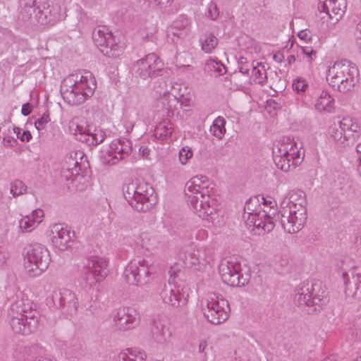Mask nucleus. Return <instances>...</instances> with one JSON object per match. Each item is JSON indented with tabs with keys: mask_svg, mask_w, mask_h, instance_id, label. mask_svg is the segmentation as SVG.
<instances>
[{
	"mask_svg": "<svg viewBox=\"0 0 361 361\" xmlns=\"http://www.w3.org/2000/svg\"><path fill=\"white\" fill-rule=\"evenodd\" d=\"M67 162L68 163L69 166L63 169L62 176L66 180H71L72 181L82 178V177L79 175L80 169L78 162L73 158L72 155L68 157V161H67Z\"/></svg>",
	"mask_w": 361,
	"mask_h": 361,
	"instance_id": "obj_35",
	"label": "nucleus"
},
{
	"mask_svg": "<svg viewBox=\"0 0 361 361\" xmlns=\"http://www.w3.org/2000/svg\"><path fill=\"white\" fill-rule=\"evenodd\" d=\"M355 151L357 157V170L361 177V142L357 145Z\"/></svg>",
	"mask_w": 361,
	"mask_h": 361,
	"instance_id": "obj_52",
	"label": "nucleus"
},
{
	"mask_svg": "<svg viewBox=\"0 0 361 361\" xmlns=\"http://www.w3.org/2000/svg\"><path fill=\"white\" fill-rule=\"evenodd\" d=\"M262 200L261 203L257 197L249 199L245 203L243 216L247 228L259 235L274 229V218L276 214V202Z\"/></svg>",
	"mask_w": 361,
	"mask_h": 361,
	"instance_id": "obj_4",
	"label": "nucleus"
},
{
	"mask_svg": "<svg viewBox=\"0 0 361 361\" xmlns=\"http://www.w3.org/2000/svg\"><path fill=\"white\" fill-rule=\"evenodd\" d=\"M19 309L17 303L11 305L8 312L10 326L14 333L28 335L37 329L38 317L34 314L25 315Z\"/></svg>",
	"mask_w": 361,
	"mask_h": 361,
	"instance_id": "obj_18",
	"label": "nucleus"
},
{
	"mask_svg": "<svg viewBox=\"0 0 361 361\" xmlns=\"http://www.w3.org/2000/svg\"><path fill=\"white\" fill-rule=\"evenodd\" d=\"M305 193L300 190L290 191L281 202V224L288 233L299 232L307 220Z\"/></svg>",
	"mask_w": 361,
	"mask_h": 361,
	"instance_id": "obj_2",
	"label": "nucleus"
},
{
	"mask_svg": "<svg viewBox=\"0 0 361 361\" xmlns=\"http://www.w3.org/2000/svg\"><path fill=\"white\" fill-rule=\"evenodd\" d=\"M132 152V142L126 138H117L102 147L99 158L102 164L115 165L128 158Z\"/></svg>",
	"mask_w": 361,
	"mask_h": 361,
	"instance_id": "obj_15",
	"label": "nucleus"
},
{
	"mask_svg": "<svg viewBox=\"0 0 361 361\" xmlns=\"http://www.w3.org/2000/svg\"><path fill=\"white\" fill-rule=\"evenodd\" d=\"M169 274V282L170 284L173 283L174 286L178 284H187L183 281L184 273L181 266L178 263H174V264L170 267Z\"/></svg>",
	"mask_w": 361,
	"mask_h": 361,
	"instance_id": "obj_40",
	"label": "nucleus"
},
{
	"mask_svg": "<svg viewBox=\"0 0 361 361\" xmlns=\"http://www.w3.org/2000/svg\"><path fill=\"white\" fill-rule=\"evenodd\" d=\"M109 260L101 257H92L87 259L82 269V280L85 285L92 287L103 281L109 271Z\"/></svg>",
	"mask_w": 361,
	"mask_h": 361,
	"instance_id": "obj_17",
	"label": "nucleus"
},
{
	"mask_svg": "<svg viewBox=\"0 0 361 361\" xmlns=\"http://www.w3.org/2000/svg\"><path fill=\"white\" fill-rule=\"evenodd\" d=\"M135 247L138 250L151 251L157 247L156 238L148 232H142L135 239Z\"/></svg>",
	"mask_w": 361,
	"mask_h": 361,
	"instance_id": "obj_32",
	"label": "nucleus"
},
{
	"mask_svg": "<svg viewBox=\"0 0 361 361\" xmlns=\"http://www.w3.org/2000/svg\"><path fill=\"white\" fill-rule=\"evenodd\" d=\"M167 36L176 44L189 40L192 37L191 21L185 16H180L167 28Z\"/></svg>",
	"mask_w": 361,
	"mask_h": 361,
	"instance_id": "obj_21",
	"label": "nucleus"
},
{
	"mask_svg": "<svg viewBox=\"0 0 361 361\" xmlns=\"http://www.w3.org/2000/svg\"><path fill=\"white\" fill-rule=\"evenodd\" d=\"M146 359L145 352L137 348L122 349L116 356V361H145Z\"/></svg>",
	"mask_w": 361,
	"mask_h": 361,
	"instance_id": "obj_30",
	"label": "nucleus"
},
{
	"mask_svg": "<svg viewBox=\"0 0 361 361\" xmlns=\"http://www.w3.org/2000/svg\"><path fill=\"white\" fill-rule=\"evenodd\" d=\"M26 190V185L21 180H16L11 183L10 192L13 197L24 194Z\"/></svg>",
	"mask_w": 361,
	"mask_h": 361,
	"instance_id": "obj_44",
	"label": "nucleus"
},
{
	"mask_svg": "<svg viewBox=\"0 0 361 361\" xmlns=\"http://www.w3.org/2000/svg\"><path fill=\"white\" fill-rule=\"evenodd\" d=\"M346 8L345 0H319L318 9L337 23L343 16Z\"/></svg>",
	"mask_w": 361,
	"mask_h": 361,
	"instance_id": "obj_26",
	"label": "nucleus"
},
{
	"mask_svg": "<svg viewBox=\"0 0 361 361\" xmlns=\"http://www.w3.org/2000/svg\"><path fill=\"white\" fill-rule=\"evenodd\" d=\"M191 289L188 284H178L173 288L165 289L161 293L163 302L169 307H185L188 302Z\"/></svg>",
	"mask_w": 361,
	"mask_h": 361,
	"instance_id": "obj_20",
	"label": "nucleus"
},
{
	"mask_svg": "<svg viewBox=\"0 0 361 361\" xmlns=\"http://www.w3.org/2000/svg\"><path fill=\"white\" fill-rule=\"evenodd\" d=\"M356 45L361 51V20L357 25V30L355 34Z\"/></svg>",
	"mask_w": 361,
	"mask_h": 361,
	"instance_id": "obj_53",
	"label": "nucleus"
},
{
	"mask_svg": "<svg viewBox=\"0 0 361 361\" xmlns=\"http://www.w3.org/2000/svg\"><path fill=\"white\" fill-rule=\"evenodd\" d=\"M205 68L208 71L216 72L220 75H222L226 73V68L224 65L216 59H208L206 61Z\"/></svg>",
	"mask_w": 361,
	"mask_h": 361,
	"instance_id": "obj_43",
	"label": "nucleus"
},
{
	"mask_svg": "<svg viewBox=\"0 0 361 361\" xmlns=\"http://www.w3.org/2000/svg\"><path fill=\"white\" fill-rule=\"evenodd\" d=\"M53 301L55 305L63 307L70 314L76 313L78 300L76 295L69 289H63L53 293Z\"/></svg>",
	"mask_w": 361,
	"mask_h": 361,
	"instance_id": "obj_25",
	"label": "nucleus"
},
{
	"mask_svg": "<svg viewBox=\"0 0 361 361\" xmlns=\"http://www.w3.org/2000/svg\"><path fill=\"white\" fill-rule=\"evenodd\" d=\"M193 152L188 146L183 147L178 152V160L181 165H185L188 160L192 157Z\"/></svg>",
	"mask_w": 361,
	"mask_h": 361,
	"instance_id": "obj_45",
	"label": "nucleus"
},
{
	"mask_svg": "<svg viewBox=\"0 0 361 361\" xmlns=\"http://www.w3.org/2000/svg\"><path fill=\"white\" fill-rule=\"evenodd\" d=\"M204 13L208 18L212 20H216L219 16V11L217 8L216 4L213 1H210L206 6Z\"/></svg>",
	"mask_w": 361,
	"mask_h": 361,
	"instance_id": "obj_46",
	"label": "nucleus"
},
{
	"mask_svg": "<svg viewBox=\"0 0 361 361\" xmlns=\"http://www.w3.org/2000/svg\"><path fill=\"white\" fill-rule=\"evenodd\" d=\"M149 4L153 7H159L160 8H166L170 6L173 0H148Z\"/></svg>",
	"mask_w": 361,
	"mask_h": 361,
	"instance_id": "obj_51",
	"label": "nucleus"
},
{
	"mask_svg": "<svg viewBox=\"0 0 361 361\" xmlns=\"http://www.w3.org/2000/svg\"><path fill=\"white\" fill-rule=\"evenodd\" d=\"M273 59L276 63H281L284 60V56L283 54L279 51L274 54Z\"/></svg>",
	"mask_w": 361,
	"mask_h": 361,
	"instance_id": "obj_57",
	"label": "nucleus"
},
{
	"mask_svg": "<svg viewBox=\"0 0 361 361\" xmlns=\"http://www.w3.org/2000/svg\"><path fill=\"white\" fill-rule=\"evenodd\" d=\"M135 68L136 73L145 79L156 77L162 71L163 63L157 54L151 53L138 60Z\"/></svg>",
	"mask_w": 361,
	"mask_h": 361,
	"instance_id": "obj_23",
	"label": "nucleus"
},
{
	"mask_svg": "<svg viewBox=\"0 0 361 361\" xmlns=\"http://www.w3.org/2000/svg\"><path fill=\"white\" fill-rule=\"evenodd\" d=\"M125 199L129 204L138 212H147L157 203V197L153 188L147 183L137 185L130 184L124 190Z\"/></svg>",
	"mask_w": 361,
	"mask_h": 361,
	"instance_id": "obj_9",
	"label": "nucleus"
},
{
	"mask_svg": "<svg viewBox=\"0 0 361 361\" xmlns=\"http://www.w3.org/2000/svg\"><path fill=\"white\" fill-rule=\"evenodd\" d=\"M204 317L214 324H219L227 320L229 316L228 302L221 295L211 293L206 298L202 307Z\"/></svg>",
	"mask_w": 361,
	"mask_h": 361,
	"instance_id": "obj_14",
	"label": "nucleus"
},
{
	"mask_svg": "<svg viewBox=\"0 0 361 361\" xmlns=\"http://www.w3.org/2000/svg\"><path fill=\"white\" fill-rule=\"evenodd\" d=\"M34 361H51V360H50L49 359L46 358V357H41V358L37 359Z\"/></svg>",
	"mask_w": 361,
	"mask_h": 361,
	"instance_id": "obj_61",
	"label": "nucleus"
},
{
	"mask_svg": "<svg viewBox=\"0 0 361 361\" xmlns=\"http://www.w3.org/2000/svg\"><path fill=\"white\" fill-rule=\"evenodd\" d=\"M112 319L116 326L121 331L134 329L138 324V313L133 308L121 307L116 310Z\"/></svg>",
	"mask_w": 361,
	"mask_h": 361,
	"instance_id": "obj_24",
	"label": "nucleus"
},
{
	"mask_svg": "<svg viewBox=\"0 0 361 361\" xmlns=\"http://www.w3.org/2000/svg\"><path fill=\"white\" fill-rule=\"evenodd\" d=\"M273 158L278 169L288 172L301 164L304 153L294 140L284 137L274 144Z\"/></svg>",
	"mask_w": 361,
	"mask_h": 361,
	"instance_id": "obj_7",
	"label": "nucleus"
},
{
	"mask_svg": "<svg viewBox=\"0 0 361 361\" xmlns=\"http://www.w3.org/2000/svg\"><path fill=\"white\" fill-rule=\"evenodd\" d=\"M8 259V253L5 250H0V267L6 264Z\"/></svg>",
	"mask_w": 361,
	"mask_h": 361,
	"instance_id": "obj_54",
	"label": "nucleus"
},
{
	"mask_svg": "<svg viewBox=\"0 0 361 361\" xmlns=\"http://www.w3.org/2000/svg\"><path fill=\"white\" fill-rule=\"evenodd\" d=\"M329 135L338 147H345L359 137L360 126L351 117H344L338 124L329 128Z\"/></svg>",
	"mask_w": 361,
	"mask_h": 361,
	"instance_id": "obj_10",
	"label": "nucleus"
},
{
	"mask_svg": "<svg viewBox=\"0 0 361 361\" xmlns=\"http://www.w3.org/2000/svg\"><path fill=\"white\" fill-rule=\"evenodd\" d=\"M178 259L188 268L198 266L199 261L197 258L196 247L190 245L180 249L178 252Z\"/></svg>",
	"mask_w": 361,
	"mask_h": 361,
	"instance_id": "obj_31",
	"label": "nucleus"
},
{
	"mask_svg": "<svg viewBox=\"0 0 361 361\" xmlns=\"http://www.w3.org/2000/svg\"><path fill=\"white\" fill-rule=\"evenodd\" d=\"M139 118V111L135 108H127L123 112L122 123L128 133L132 132Z\"/></svg>",
	"mask_w": 361,
	"mask_h": 361,
	"instance_id": "obj_34",
	"label": "nucleus"
},
{
	"mask_svg": "<svg viewBox=\"0 0 361 361\" xmlns=\"http://www.w3.org/2000/svg\"><path fill=\"white\" fill-rule=\"evenodd\" d=\"M240 71L244 74H247L248 73V70L247 69H245L244 68L241 67L240 68Z\"/></svg>",
	"mask_w": 361,
	"mask_h": 361,
	"instance_id": "obj_62",
	"label": "nucleus"
},
{
	"mask_svg": "<svg viewBox=\"0 0 361 361\" xmlns=\"http://www.w3.org/2000/svg\"><path fill=\"white\" fill-rule=\"evenodd\" d=\"M197 258L199 261L198 266H204L212 260L211 251L204 247H196Z\"/></svg>",
	"mask_w": 361,
	"mask_h": 361,
	"instance_id": "obj_42",
	"label": "nucleus"
},
{
	"mask_svg": "<svg viewBox=\"0 0 361 361\" xmlns=\"http://www.w3.org/2000/svg\"><path fill=\"white\" fill-rule=\"evenodd\" d=\"M13 132L22 142H29L32 138V135L29 130H22L21 128L15 127Z\"/></svg>",
	"mask_w": 361,
	"mask_h": 361,
	"instance_id": "obj_49",
	"label": "nucleus"
},
{
	"mask_svg": "<svg viewBox=\"0 0 361 361\" xmlns=\"http://www.w3.org/2000/svg\"><path fill=\"white\" fill-rule=\"evenodd\" d=\"M314 109L319 112L331 113L335 109V99L327 90H321L314 102Z\"/></svg>",
	"mask_w": 361,
	"mask_h": 361,
	"instance_id": "obj_29",
	"label": "nucleus"
},
{
	"mask_svg": "<svg viewBox=\"0 0 361 361\" xmlns=\"http://www.w3.org/2000/svg\"><path fill=\"white\" fill-rule=\"evenodd\" d=\"M174 127L172 122L165 119L155 126L154 135L158 140H165L171 136Z\"/></svg>",
	"mask_w": 361,
	"mask_h": 361,
	"instance_id": "obj_33",
	"label": "nucleus"
},
{
	"mask_svg": "<svg viewBox=\"0 0 361 361\" xmlns=\"http://www.w3.org/2000/svg\"><path fill=\"white\" fill-rule=\"evenodd\" d=\"M219 271L223 282L231 286H244L250 279L249 270L234 260H223Z\"/></svg>",
	"mask_w": 361,
	"mask_h": 361,
	"instance_id": "obj_12",
	"label": "nucleus"
},
{
	"mask_svg": "<svg viewBox=\"0 0 361 361\" xmlns=\"http://www.w3.org/2000/svg\"><path fill=\"white\" fill-rule=\"evenodd\" d=\"M353 361H361V355L357 356L355 359H354Z\"/></svg>",
	"mask_w": 361,
	"mask_h": 361,
	"instance_id": "obj_64",
	"label": "nucleus"
},
{
	"mask_svg": "<svg viewBox=\"0 0 361 361\" xmlns=\"http://www.w3.org/2000/svg\"><path fill=\"white\" fill-rule=\"evenodd\" d=\"M252 78L255 83L261 85H263L267 82V68L264 64L262 63H257V66L253 67Z\"/></svg>",
	"mask_w": 361,
	"mask_h": 361,
	"instance_id": "obj_41",
	"label": "nucleus"
},
{
	"mask_svg": "<svg viewBox=\"0 0 361 361\" xmlns=\"http://www.w3.org/2000/svg\"><path fill=\"white\" fill-rule=\"evenodd\" d=\"M31 10V18L37 23L44 26L54 25L66 16L65 7L59 4L49 5L44 3L37 6L30 7L27 12H30Z\"/></svg>",
	"mask_w": 361,
	"mask_h": 361,
	"instance_id": "obj_16",
	"label": "nucleus"
},
{
	"mask_svg": "<svg viewBox=\"0 0 361 361\" xmlns=\"http://www.w3.org/2000/svg\"><path fill=\"white\" fill-rule=\"evenodd\" d=\"M105 137L106 134L101 128L90 126L85 143L88 145H97L102 143Z\"/></svg>",
	"mask_w": 361,
	"mask_h": 361,
	"instance_id": "obj_39",
	"label": "nucleus"
},
{
	"mask_svg": "<svg viewBox=\"0 0 361 361\" xmlns=\"http://www.w3.org/2000/svg\"><path fill=\"white\" fill-rule=\"evenodd\" d=\"M298 36L301 39H303L305 42H310L311 39V36L310 35V32L307 30H301L298 32Z\"/></svg>",
	"mask_w": 361,
	"mask_h": 361,
	"instance_id": "obj_56",
	"label": "nucleus"
},
{
	"mask_svg": "<svg viewBox=\"0 0 361 361\" xmlns=\"http://www.w3.org/2000/svg\"><path fill=\"white\" fill-rule=\"evenodd\" d=\"M207 348V341H200L199 346H198L199 353H204Z\"/></svg>",
	"mask_w": 361,
	"mask_h": 361,
	"instance_id": "obj_58",
	"label": "nucleus"
},
{
	"mask_svg": "<svg viewBox=\"0 0 361 361\" xmlns=\"http://www.w3.org/2000/svg\"><path fill=\"white\" fill-rule=\"evenodd\" d=\"M320 288V283H306L302 286L295 295V300L299 305L307 307H314L317 310V306H320L322 295L317 293Z\"/></svg>",
	"mask_w": 361,
	"mask_h": 361,
	"instance_id": "obj_22",
	"label": "nucleus"
},
{
	"mask_svg": "<svg viewBox=\"0 0 361 361\" xmlns=\"http://www.w3.org/2000/svg\"><path fill=\"white\" fill-rule=\"evenodd\" d=\"M301 51L306 56L309 64H312V61L317 58V52L311 47H302Z\"/></svg>",
	"mask_w": 361,
	"mask_h": 361,
	"instance_id": "obj_50",
	"label": "nucleus"
},
{
	"mask_svg": "<svg viewBox=\"0 0 361 361\" xmlns=\"http://www.w3.org/2000/svg\"><path fill=\"white\" fill-rule=\"evenodd\" d=\"M226 120L222 116L216 117L209 128V132L218 140H222L226 133Z\"/></svg>",
	"mask_w": 361,
	"mask_h": 361,
	"instance_id": "obj_38",
	"label": "nucleus"
},
{
	"mask_svg": "<svg viewBox=\"0 0 361 361\" xmlns=\"http://www.w3.org/2000/svg\"><path fill=\"white\" fill-rule=\"evenodd\" d=\"M157 30V26H156V24H153L152 25V32L151 33H153V32H155Z\"/></svg>",
	"mask_w": 361,
	"mask_h": 361,
	"instance_id": "obj_63",
	"label": "nucleus"
},
{
	"mask_svg": "<svg viewBox=\"0 0 361 361\" xmlns=\"http://www.w3.org/2000/svg\"><path fill=\"white\" fill-rule=\"evenodd\" d=\"M217 37L212 32H207L200 38V44L202 50L207 54H210L218 45Z\"/></svg>",
	"mask_w": 361,
	"mask_h": 361,
	"instance_id": "obj_36",
	"label": "nucleus"
},
{
	"mask_svg": "<svg viewBox=\"0 0 361 361\" xmlns=\"http://www.w3.org/2000/svg\"><path fill=\"white\" fill-rule=\"evenodd\" d=\"M287 63H288V65H292L293 63H294L296 61V59H295V56L294 55H289L288 57H287Z\"/></svg>",
	"mask_w": 361,
	"mask_h": 361,
	"instance_id": "obj_59",
	"label": "nucleus"
},
{
	"mask_svg": "<svg viewBox=\"0 0 361 361\" xmlns=\"http://www.w3.org/2000/svg\"><path fill=\"white\" fill-rule=\"evenodd\" d=\"M51 121L49 114L44 113L40 118L37 119L35 122V126L37 130L40 131L47 127V125Z\"/></svg>",
	"mask_w": 361,
	"mask_h": 361,
	"instance_id": "obj_48",
	"label": "nucleus"
},
{
	"mask_svg": "<svg viewBox=\"0 0 361 361\" xmlns=\"http://www.w3.org/2000/svg\"><path fill=\"white\" fill-rule=\"evenodd\" d=\"M92 39L104 56L116 58L123 54V44L116 41L109 27L106 26L97 27L93 31Z\"/></svg>",
	"mask_w": 361,
	"mask_h": 361,
	"instance_id": "obj_13",
	"label": "nucleus"
},
{
	"mask_svg": "<svg viewBox=\"0 0 361 361\" xmlns=\"http://www.w3.org/2000/svg\"><path fill=\"white\" fill-rule=\"evenodd\" d=\"M293 89L298 93L305 92L308 88V82L302 77H297L293 81Z\"/></svg>",
	"mask_w": 361,
	"mask_h": 361,
	"instance_id": "obj_47",
	"label": "nucleus"
},
{
	"mask_svg": "<svg viewBox=\"0 0 361 361\" xmlns=\"http://www.w3.org/2000/svg\"><path fill=\"white\" fill-rule=\"evenodd\" d=\"M359 76L357 66L348 60L343 59L329 66L326 79L334 90L345 94L355 90L359 82Z\"/></svg>",
	"mask_w": 361,
	"mask_h": 361,
	"instance_id": "obj_5",
	"label": "nucleus"
},
{
	"mask_svg": "<svg viewBox=\"0 0 361 361\" xmlns=\"http://www.w3.org/2000/svg\"><path fill=\"white\" fill-rule=\"evenodd\" d=\"M97 82L90 71H79L68 75L61 81L60 91L63 100L77 106L92 97Z\"/></svg>",
	"mask_w": 361,
	"mask_h": 361,
	"instance_id": "obj_3",
	"label": "nucleus"
},
{
	"mask_svg": "<svg viewBox=\"0 0 361 361\" xmlns=\"http://www.w3.org/2000/svg\"><path fill=\"white\" fill-rule=\"evenodd\" d=\"M50 262V253L44 245L35 243L27 247L23 257V267L30 277L39 276L48 269Z\"/></svg>",
	"mask_w": 361,
	"mask_h": 361,
	"instance_id": "obj_8",
	"label": "nucleus"
},
{
	"mask_svg": "<svg viewBox=\"0 0 361 361\" xmlns=\"http://www.w3.org/2000/svg\"><path fill=\"white\" fill-rule=\"evenodd\" d=\"M177 91L176 95L165 91L160 95L158 102L168 117L177 116L183 118L192 113L191 108L195 105L194 93L187 85L173 87Z\"/></svg>",
	"mask_w": 361,
	"mask_h": 361,
	"instance_id": "obj_6",
	"label": "nucleus"
},
{
	"mask_svg": "<svg viewBox=\"0 0 361 361\" xmlns=\"http://www.w3.org/2000/svg\"><path fill=\"white\" fill-rule=\"evenodd\" d=\"M49 236L52 245L59 251L72 248L75 240V232L63 224L51 225L49 228Z\"/></svg>",
	"mask_w": 361,
	"mask_h": 361,
	"instance_id": "obj_19",
	"label": "nucleus"
},
{
	"mask_svg": "<svg viewBox=\"0 0 361 361\" xmlns=\"http://www.w3.org/2000/svg\"><path fill=\"white\" fill-rule=\"evenodd\" d=\"M154 341L159 345L166 347L173 337V329L169 323H157L152 330Z\"/></svg>",
	"mask_w": 361,
	"mask_h": 361,
	"instance_id": "obj_28",
	"label": "nucleus"
},
{
	"mask_svg": "<svg viewBox=\"0 0 361 361\" xmlns=\"http://www.w3.org/2000/svg\"><path fill=\"white\" fill-rule=\"evenodd\" d=\"M184 195L192 213L214 226H219L218 206L209 178L203 175L190 178L185 184Z\"/></svg>",
	"mask_w": 361,
	"mask_h": 361,
	"instance_id": "obj_1",
	"label": "nucleus"
},
{
	"mask_svg": "<svg viewBox=\"0 0 361 361\" xmlns=\"http://www.w3.org/2000/svg\"><path fill=\"white\" fill-rule=\"evenodd\" d=\"M89 128H90V126L79 124L76 121H71L69 124V131L71 133H72L77 140L82 142H85L89 133Z\"/></svg>",
	"mask_w": 361,
	"mask_h": 361,
	"instance_id": "obj_37",
	"label": "nucleus"
},
{
	"mask_svg": "<svg viewBox=\"0 0 361 361\" xmlns=\"http://www.w3.org/2000/svg\"><path fill=\"white\" fill-rule=\"evenodd\" d=\"M155 272L154 264L142 259L130 261L126 267L123 275L128 284L141 286L148 283Z\"/></svg>",
	"mask_w": 361,
	"mask_h": 361,
	"instance_id": "obj_11",
	"label": "nucleus"
},
{
	"mask_svg": "<svg viewBox=\"0 0 361 361\" xmlns=\"http://www.w3.org/2000/svg\"><path fill=\"white\" fill-rule=\"evenodd\" d=\"M336 360H337L336 357L334 355L328 356L322 360V361H336Z\"/></svg>",
	"mask_w": 361,
	"mask_h": 361,
	"instance_id": "obj_60",
	"label": "nucleus"
},
{
	"mask_svg": "<svg viewBox=\"0 0 361 361\" xmlns=\"http://www.w3.org/2000/svg\"><path fill=\"white\" fill-rule=\"evenodd\" d=\"M44 212L36 209L29 215L23 216L18 222L20 229L24 233L34 231L44 220Z\"/></svg>",
	"mask_w": 361,
	"mask_h": 361,
	"instance_id": "obj_27",
	"label": "nucleus"
},
{
	"mask_svg": "<svg viewBox=\"0 0 361 361\" xmlns=\"http://www.w3.org/2000/svg\"><path fill=\"white\" fill-rule=\"evenodd\" d=\"M32 110V106L30 103L23 104L21 109V114L23 116H28L30 114Z\"/></svg>",
	"mask_w": 361,
	"mask_h": 361,
	"instance_id": "obj_55",
	"label": "nucleus"
}]
</instances>
